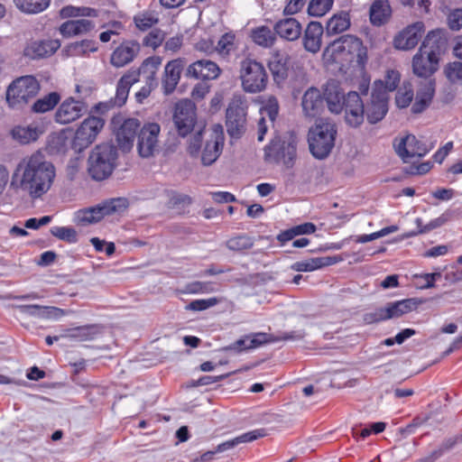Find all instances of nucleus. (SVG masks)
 Segmentation results:
<instances>
[{
    "label": "nucleus",
    "mask_w": 462,
    "mask_h": 462,
    "mask_svg": "<svg viewBox=\"0 0 462 462\" xmlns=\"http://www.w3.org/2000/svg\"><path fill=\"white\" fill-rule=\"evenodd\" d=\"M267 435L266 430L257 429L252 431L244 433L233 439L225 441L216 447L214 450H209L203 453L199 457L193 459V462H208L214 459V456L217 453L225 452L231 448H234L241 443L251 442Z\"/></svg>",
    "instance_id": "obj_15"
},
{
    "label": "nucleus",
    "mask_w": 462,
    "mask_h": 462,
    "mask_svg": "<svg viewBox=\"0 0 462 462\" xmlns=\"http://www.w3.org/2000/svg\"><path fill=\"white\" fill-rule=\"evenodd\" d=\"M445 222H446V218L443 217H440L431 220L428 225L422 226V220L420 218H417L416 224L420 229L417 232L411 233V236L427 233L432 229L441 226Z\"/></svg>",
    "instance_id": "obj_60"
},
{
    "label": "nucleus",
    "mask_w": 462,
    "mask_h": 462,
    "mask_svg": "<svg viewBox=\"0 0 462 462\" xmlns=\"http://www.w3.org/2000/svg\"><path fill=\"white\" fill-rule=\"evenodd\" d=\"M337 45L338 51L346 52L349 54L350 61H356L358 65H364L366 60V48L364 46L360 38L346 34L339 37L334 42Z\"/></svg>",
    "instance_id": "obj_17"
},
{
    "label": "nucleus",
    "mask_w": 462,
    "mask_h": 462,
    "mask_svg": "<svg viewBox=\"0 0 462 462\" xmlns=\"http://www.w3.org/2000/svg\"><path fill=\"white\" fill-rule=\"evenodd\" d=\"M105 120L98 116H90L87 117L79 126L71 143L72 149L81 152L88 148L97 138L102 130Z\"/></svg>",
    "instance_id": "obj_9"
},
{
    "label": "nucleus",
    "mask_w": 462,
    "mask_h": 462,
    "mask_svg": "<svg viewBox=\"0 0 462 462\" xmlns=\"http://www.w3.org/2000/svg\"><path fill=\"white\" fill-rule=\"evenodd\" d=\"M425 32L423 22H416L402 30L393 38V46L397 50L409 51L417 46Z\"/></svg>",
    "instance_id": "obj_16"
},
{
    "label": "nucleus",
    "mask_w": 462,
    "mask_h": 462,
    "mask_svg": "<svg viewBox=\"0 0 462 462\" xmlns=\"http://www.w3.org/2000/svg\"><path fill=\"white\" fill-rule=\"evenodd\" d=\"M420 301L415 298L405 299L394 302H388L384 309L388 319L400 318L417 309Z\"/></svg>",
    "instance_id": "obj_37"
},
{
    "label": "nucleus",
    "mask_w": 462,
    "mask_h": 462,
    "mask_svg": "<svg viewBox=\"0 0 462 462\" xmlns=\"http://www.w3.org/2000/svg\"><path fill=\"white\" fill-rule=\"evenodd\" d=\"M164 40V32L158 28L152 30L143 40V44L156 49Z\"/></svg>",
    "instance_id": "obj_57"
},
{
    "label": "nucleus",
    "mask_w": 462,
    "mask_h": 462,
    "mask_svg": "<svg viewBox=\"0 0 462 462\" xmlns=\"http://www.w3.org/2000/svg\"><path fill=\"white\" fill-rule=\"evenodd\" d=\"M191 204L192 199L189 195L172 192L168 201V208L184 209Z\"/></svg>",
    "instance_id": "obj_55"
},
{
    "label": "nucleus",
    "mask_w": 462,
    "mask_h": 462,
    "mask_svg": "<svg viewBox=\"0 0 462 462\" xmlns=\"http://www.w3.org/2000/svg\"><path fill=\"white\" fill-rule=\"evenodd\" d=\"M324 29L319 22H310L304 32L303 45L306 51L316 53L321 47Z\"/></svg>",
    "instance_id": "obj_32"
},
{
    "label": "nucleus",
    "mask_w": 462,
    "mask_h": 462,
    "mask_svg": "<svg viewBox=\"0 0 462 462\" xmlns=\"http://www.w3.org/2000/svg\"><path fill=\"white\" fill-rule=\"evenodd\" d=\"M97 42L94 40L85 39L80 42H75L67 46V51L69 55L79 56L88 52H94L97 50Z\"/></svg>",
    "instance_id": "obj_46"
},
{
    "label": "nucleus",
    "mask_w": 462,
    "mask_h": 462,
    "mask_svg": "<svg viewBox=\"0 0 462 462\" xmlns=\"http://www.w3.org/2000/svg\"><path fill=\"white\" fill-rule=\"evenodd\" d=\"M397 230H398V226H386V227L381 229L380 231H377V232H374V233H372V234H369V235L359 236L356 238V241L357 243L365 244V243L375 240L377 238L385 236H387V235H389L391 233H393V232L397 231Z\"/></svg>",
    "instance_id": "obj_59"
},
{
    "label": "nucleus",
    "mask_w": 462,
    "mask_h": 462,
    "mask_svg": "<svg viewBox=\"0 0 462 462\" xmlns=\"http://www.w3.org/2000/svg\"><path fill=\"white\" fill-rule=\"evenodd\" d=\"M448 25L452 31L462 28V7L452 10L448 15Z\"/></svg>",
    "instance_id": "obj_62"
},
{
    "label": "nucleus",
    "mask_w": 462,
    "mask_h": 462,
    "mask_svg": "<svg viewBox=\"0 0 462 462\" xmlns=\"http://www.w3.org/2000/svg\"><path fill=\"white\" fill-rule=\"evenodd\" d=\"M128 207V200L125 198H116L104 201L97 206L78 210L75 213V222L86 226L101 221L106 216L122 212Z\"/></svg>",
    "instance_id": "obj_6"
},
{
    "label": "nucleus",
    "mask_w": 462,
    "mask_h": 462,
    "mask_svg": "<svg viewBox=\"0 0 462 462\" xmlns=\"http://www.w3.org/2000/svg\"><path fill=\"white\" fill-rule=\"evenodd\" d=\"M262 113L266 115L273 122L279 113V104L275 97H270L267 104L263 108Z\"/></svg>",
    "instance_id": "obj_63"
},
{
    "label": "nucleus",
    "mask_w": 462,
    "mask_h": 462,
    "mask_svg": "<svg viewBox=\"0 0 462 462\" xmlns=\"http://www.w3.org/2000/svg\"><path fill=\"white\" fill-rule=\"evenodd\" d=\"M447 42L446 31L444 29H436L428 32L420 48H423L427 52H433L435 56L439 57L445 51Z\"/></svg>",
    "instance_id": "obj_29"
},
{
    "label": "nucleus",
    "mask_w": 462,
    "mask_h": 462,
    "mask_svg": "<svg viewBox=\"0 0 462 462\" xmlns=\"http://www.w3.org/2000/svg\"><path fill=\"white\" fill-rule=\"evenodd\" d=\"M250 337L249 344L247 347H251L252 349L259 347L263 344L277 342V337L273 335L259 332L252 334Z\"/></svg>",
    "instance_id": "obj_56"
},
{
    "label": "nucleus",
    "mask_w": 462,
    "mask_h": 462,
    "mask_svg": "<svg viewBox=\"0 0 462 462\" xmlns=\"http://www.w3.org/2000/svg\"><path fill=\"white\" fill-rule=\"evenodd\" d=\"M136 74L125 73L117 82L116 92L114 98H111L114 106L121 107L127 100L129 90L135 83Z\"/></svg>",
    "instance_id": "obj_40"
},
{
    "label": "nucleus",
    "mask_w": 462,
    "mask_h": 462,
    "mask_svg": "<svg viewBox=\"0 0 462 462\" xmlns=\"http://www.w3.org/2000/svg\"><path fill=\"white\" fill-rule=\"evenodd\" d=\"M392 16V7L388 0H374L369 8L370 22L374 26L388 23Z\"/></svg>",
    "instance_id": "obj_35"
},
{
    "label": "nucleus",
    "mask_w": 462,
    "mask_h": 462,
    "mask_svg": "<svg viewBox=\"0 0 462 462\" xmlns=\"http://www.w3.org/2000/svg\"><path fill=\"white\" fill-rule=\"evenodd\" d=\"M220 74L217 64L209 60H199L189 66L186 76L195 79L211 80L217 79Z\"/></svg>",
    "instance_id": "obj_24"
},
{
    "label": "nucleus",
    "mask_w": 462,
    "mask_h": 462,
    "mask_svg": "<svg viewBox=\"0 0 462 462\" xmlns=\"http://www.w3.org/2000/svg\"><path fill=\"white\" fill-rule=\"evenodd\" d=\"M414 98V91L410 82H404L397 90L395 95V104L399 108L408 107Z\"/></svg>",
    "instance_id": "obj_47"
},
{
    "label": "nucleus",
    "mask_w": 462,
    "mask_h": 462,
    "mask_svg": "<svg viewBox=\"0 0 462 462\" xmlns=\"http://www.w3.org/2000/svg\"><path fill=\"white\" fill-rule=\"evenodd\" d=\"M297 135L287 132L273 137L263 151V159L268 163L282 164L286 169L293 167L297 157Z\"/></svg>",
    "instance_id": "obj_3"
},
{
    "label": "nucleus",
    "mask_w": 462,
    "mask_h": 462,
    "mask_svg": "<svg viewBox=\"0 0 462 462\" xmlns=\"http://www.w3.org/2000/svg\"><path fill=\"white\" fill-rule=\"evenodd\" d=\"M161 126L157 123L144 124L137 135V151L142 158H150L158 150Z\"/></svg>",
    "instance_id": "obj_12"
},
{
    "label": "nucleus",
    "mask_w": 462,
    "mask_h": 462,
    "mask_svg": "<svg viewBox=\"0 0 462 462\" xmlns=\"http://www.w3.org/2000/svg\"><path fill=\"white\" fill-rule=\"evenodd\" d=\"M98 334L100 329L97 325H87L68 329L65 337L82 342L93 340Z\"/></svg>",
    "instance_id": "obj_41"
},
{
    "label": "nucleus",
    "mask_w": 462,
    "mask_h": 462,
    "mask_svg": "<svg viewBox=\"0 0 462 462\" xmlns=\"http://www.w3.org/2000/svg\"><path fill=\"white\" fill-rule=\"evenodd\" d=\"M196 119V106L192 101L184 99L176 104L173 123L179 135L185 137L190 134L194 129Z\"/></svg>",
    "instance_id": "obj_11"
},
{
    "label": "nucleus",
    "mask_w": 462,
    "mask_h": 462,
    "mask_svg": "<svg viewBox=\"0 0 462 462\" xmlns=\"http://www.w3.org/2000/svg\"><path fill=\"white\" fill-rule=\"evenodd\" d=\"M444 73H445L447 79L451 83L462 84V62L461 61H454V62L448 63L444 69Z\"/></svg>",
    "instance_id": "obj_52"
},
{
    "label": "nucleus",
    "mask_w": 462,
    "mask_h": 462,
    "mask_svg": "<svg viewBox=\"0 0 462 462\" xmlns=\"http://www.w3.org/2000/svg\"><path fill=\"white\" fill-rule=\"evenodd\" d=\"M268 68L277 84L284 82L290 69V56L285 51H274L268 60Z\"/></svg>",
    "instance_id": "obj_23"
},
{
    "label": "nucleus",
    "mask_w": 462,
    "mask_h": 462,
    "mask_svg": "<svg viewBox=\"0 0 462 462\" xmlns=\"http://www.w3.org/2000/svg\"><path fill=\"white\" fill-rule=\"evenodd\" d=\"M389 96L385 89L383 88V82L379 81V86L375 82L370 101L365 106V116L368 123L374 125L382 121L388 112Z\"/></svg>",
    "instance_id": "obj_10"
},
{
    "label": "nucleus",
    "mask_w": 462,
    "mask_h": 462,
    "mask_svg": "<svg viewBox=\"0 0 462 462\" xmlns=\"http://www.w3.org/2000/svg\"><path fill=\"white\" fill-rule=\"evenodd\" d=\"M436 81L434 79L426 80L421 83L420 88L417 89L416 97L426 100L431 103L435 95Z\"/></svg>",
    "instance_id": "obj_53"
},
{
    "label": "nucleus",
    "mask_w": 462,
    "mask_h": 462,
    "mask_svg": "<svg viewBox=\"0 0 462 462\" xmlns=\"http://www.w3.org/2000/svg\"><path fill=\"white\" fill-rule=\"evenodd\" d=\"M51 234L58 239L69 244L78 242V232L71 226H52L50 229Z\"/></svg>",
    "instance_id": "obj_48"
},
{
    "label": "nucleus",
    "mask_w": 462,
    "mask_h": 462,
    "mask_svg": "<svg viewBox=\"0 0 462 462\" xmlns=\"http://www.w3.org/2000/svg\"><path fill=\"white\" fill-rule=\"evenodd\" d=\"M337 136V125L330 118H319L308 132L309 149L312 156L324 160L331 153Z\"/></svg>",
    "instance_id": "obj_2"
},
{
    "label": "nucleus",
    "mask_w": 462,
    "mask_h": 462,
    "mask_svg": "<svg viewBox=\"0 0 462 462\" xmlns=\"http://www.w3.org/2000/svg\"><path fill=\"white\" fill-rule=\"evenodd\" d=\"M239 79L243 90L251 94L263 91L268 83L264 65L252 58H245L240 61Z\"/></svg>",
    "instance_id": "obj_5"
},
{
    "label": "nucleus",
    "mask_w": 462,
    "mask_h": 462,
    "mask_svg": "<svg viewBox=\"0 0 462 462\" xmlns=\"http://www.w3.org/2000/svg\"><path fill=\"white\" fill-rule=\"evenodd\" d=\"M88 111L86 103L73 97L65 99L55 113V121L61 125L76 121Z\"/></svg>",
    "instance_id": "obj_19"
},
{
    "label": "nucleus",
    "mask_w": 462,
    "mask_h": 462,
    "mask_svg": "<svg viewBox=\"0 0 462 462\" xmlns=\"http://www.w3.org/2000/svg\"><path fill=\"white\" fill-rule=\"evenodd\" d=\"M322 95L330 113L338 115L343 111L344 106L342 103L346 94L343 91L338 81L335 79L328 80L324 86Z\"/></svg>",
    "instance_id": "obj_21"
},
{
    "label": "nucleus",
    "mask_w": 462,
    "mask_h": 462,
    "mask_svg": "<svg viewBox=\"0 0 462 462\" xmlns=\"http://www.w3.org/2000/svg\"><path fill=\"white\" fill-rule=\"evenodd\" d=\"M301 106L306 116L315 117L324 109V98L316 88H310L301 99Z\"/></svg>",
    "instance_id": "obj_26"
},
{
    "label": "nucleus",
    "mask_w": 462,
    "mask_h": 462,
    "mask_svg": "<svg viewBox=\"0 0 462 462\" xmlns=\"http://www.w3.org/2000/svg\"><path fill=\"white\" fill-rule=\"evenodd\" d=\"M40 90V83L33 76H23L14 80L6 90V101L12 107L22 106L33 99Z\"/></svg>",
    "instance_id": "obj_7"
},
{
    "label": "nucleus",
    "mask_w": 462,
    "mask_h": 462,
    "mask_svg": "<svg viewBox=\"0 0 462 462\" xmlns=\"http://www.w3.org/2000/svg\"><path fill=\"white\" fill-rule=\"evenodd\" d=\"M363 319L365 324H374L388 319L384 307L378 308L372 312L364 314Z\"/></svg>",
    "instance_id": "obj_61"
},
{
    "label": "nucleus",
    "mask_w": 462,
    "mask_h": 462,
    "mask_svg": "<svg viewBox=\"0 0 462 462\" xmlns=\"http://www.w3.org/2000/svg\"><path fill=\"white\" fill-rule=\"evenodd\" d=\"M97 10L89 7H76L66 5L60 11L61 18L79 17V16H97Z\"/></svg>",
    "instance_id": "obj_49"
},
{
    "label": "nucleus",
    "mask_w": 462,
    "mask_h": 462,
    "mask_svg": "<svg viewBox=\"0 0 462 462\" xmlns=\"http://www.w3.org/2000/svg\"><path fill=\"white\" fill-rule=\"evenodd\" d=\"M140 49V44L135 41L125 42L113 51L110 62L114 67H124L134 60Z\"/></svg>",
    "instance_id": "obj_25"
},
{
    "label": "nucleus",
    "mask_w": 462,
    "mask_h": 462,
    "mask_svg": "<svg viewBox=\"0 0 462 462\" xmlns=\"http://www.w3.org/2000/svg\"><path fill=\"white\" fill-rule=\"evenodd\" d=\"M117 148L110 143L95 146L88 158V173L97 181L106 180L116 167Z\"/></svg>",
    "instance_id": "obj_4"
},
{
    "label": "nucleus",
    "mask_w": 462,
    "mask_h": 462,
    "mask_svg": "<svg viewBox=\"0 0 462 462\" xmlns=\"http://www.w3.org/2000/svg\"><path fill=\"white\" fill-rule=\"evenodd\" d=\"M60 100V95L58 92H51L34 101L32 111L37 114L49 112L59 104Z\"/></svg>",
    "instance_id": "obj_42"
},
{
    "label": "nucleus",
    "mask_w": 462,
    "mask_h": 462,
    "mask_svg": "<svg viewBox=\"0 0 462 462\" xmlns=\"http://www.w3.org/2000/svg\"><path fill=\"white\" fill-rule=\"evenodd\" d=\"M223 145L224 136L221 130L220 133L216 132L215 136L207 141L201 155L202 163L208 166L215 162L221 154Z\"/></svg>",
    "instance_id": "obj_34"
},
{
    "label": "nucleus",
    "mask_w": 462,
    "mask_h": 462,
    "mask_svg": "<svg viewBox=\"0 0 462 462\" xmlns=\"http://www.w3.org/2000/svg\"><path fill=\"white\" fill-rule=\"evenodd\" d=\"M111 125L118 147L125 152H129L141 129L137 118H125L122 115L113 116Z\"/></svg>",
    "instance_id": "obj_8"
},
{
    "label": "nucleus",
    "mask_w": 462,
    "mask_h": 462,
    "mask_svg": "<svg viewBox=\"0 0 462 462\" xmlns=\"http://www.w3.org/2000/svg\"><path fill=\"white\" fill-rule=\"evenodd\" d=\"M345 122L350 127H359L365 120V104L357 91H349L342 103Z\"/></svg>",
    "instance_id": "obj_13"
},
{
    "label": "nucleus",
    "mask_w": 462,
    "mask_h": 462,
    "mask_svg": "<svg viewBox=\"0 0 462 462\" xmlns=\"http://www.w3.org/2000/svg\"><path fill=\"white\" fill-rule=\"evenodd\" d=\"M253 41L259 46L269 48L273 46L276 41L275 32L267 26L258 27L252 32Z\"/></svg>",
    "instance_id": "obj_43"
},
{
    "label": "nucleus",
    "mask_w": 462,
    "mask_h": 462,
    "mask_svg": "<svg viewBox=\"0 0 462 462\" xmlns=\"http://www.w3.org/2000/svg\"><path fill=\"white\" fill-rule=\"evenodd\" d=\"M334 0H310L308 14L311 16H322L333 6Z\"/></svg>",
    "instance_id": "obj_51"
},
{
    "label": "nucleus",
    "mask_w": 462,
    "mask_h": 462,
    "mask_svg": "<svg viewBox=\"0 0 462 462\" xmlns=\"http://www.w3.org/2000/svg\"><path fill=\"white\" fill-rule=\"evenodd\" d=\"M184 291L191 294L210 293L215 291V288L211 282L196 281L187 283Z\"/></svg>",
    "instance_id": "obj_54"
},
{
    "label": "nucleus",
    "mask_w": 462,
    "mask_h": 462,
    "mask_svg": "<svg viewBox=\"0 0 462 462\" xmlns=\"http://www.w3.org/2000/svg\"><path fill=\"white\" fill-rule=\"evenodd\" d=\"M401 79L400 73L397 70L387 71L385 78V87L383 88L388 91H393L397 88Z\"/></svg>",
    "instance_id": "obj_64"
},
{
    "label": "nucleus",
    "mask_w": 462,
    "mask_h": 462,
    "mask_svg": "<svg viewBox=\"0 0 462 462\" xmlns=\"http://www.w3.org/2000/svg\"><path fill=\"white\" fill-rule=\"evenodd\" d=\"M226 126L231 138H240L246 130V112L242 104L231 102L226 108Z\"/></svg>",
    "instance_id": "obj_14"
},
{
    "label": "nucleus",
    "mask_w": 462,
    "mask_h": 462,
    "mask_svg": "<svg viewBox=\"0 0 462 462\" xmlns=\"http://www.w3.org/2000/svg\"><path fill=\"white\" fill-rule=\"evenodd\" d=\"M18 309L21 313L39 318V319H50V318H58L63 315V310L57 307H50V306H41L37 304H30V305H20Z\"/></svg>",
    "instance_id": "obj_36"
},
{
    "label": "nucleus",
    "mask_w": 462,
    "mask_h": 462,
    "mask_svg": "<svg viewBox=\"0 0 462 462\" xmlns=\"http://www.w3.org/2000/svg\"><path fill=\"white\" fill-rule=\"evenodd\" d=\"M275 35L289 42L298 40L301 35V24L292 17L279 20L273 25Z\"/></svg>",
    "instance_id": "obj_27"
},
{
    "label": "nucleus",
    "mask_w": 462,
    "mask_h": 462,
    "mask_svg": "<svg viewBox=\"0 0 462 462\" xmlns=\"http://www.w3.org/2000/svg\"><path fill=\"white\" fill-rule=\"evenodd\" d=\"M95 28L94 22L88 19L69 20L63 23L59 31L64 38L87 34Z\"/></svg>",
    "instance_id": "obj_30"
},
{
    "label": "nucleus",
    "mask_w": 462,
    "mask_h": 462,
    "mask_svg": "<svg viewBox=\"0 0 462 462\" xmlns=\"http://www.w3.org/2000/svg\"><path fill=\"white\" fill-rule=\"evenodd\" d=\"M51 0H14L15 6L25 14H38L50 5Z\"/></svg>",
    "instance_id": "obj_44"
},
{
    "label": "nucleus",
    "mask_w": 462,
    "mask_h": 462,
    "mask_svg": "<svg viewBox=\"0 0 462 462\" xmlns=\"http://www.w3.org/2000/svg\"><path fill=\"white\" fill-rule=\"evenodd\" d=\"M429 151L427 145L413 134H408L401 138L399 143L395 145L396 153L405 163L410 162L411 158L425 156Z\"/></svg>",
    "instance_id": "obj_18"
},
{
    "label": "nucleus",
    "mask_w": 462,
    "mask_h": 462,
    "mask_svg": "<svg viewBox=\"0 0 462 462\" xmlns=\"http://www.w3.org/2000/svg\"><path fill=\"white\" fill-rule=\"evenodd\" d=\"M183 67L184 63L180 59L171 60L165 66L164 79L162 80L165 95H170L174 91Z\"/></svg>",
    "instance_id": "obj_28"
},
{
    "label": "nucleus",
    "mask_w": 462,
    "mask_h": 462,
    "mask_svg": "<svg viewBox=\"0 0 462 462\" xmlns=\"http://www.w3.org/2000/svg\"><path fill=\"white\" fill-rule=\"evenodd\" d=\"M43 127L38 124L28 125H16L11 130V135L14 140L21 144H28L35 142L43 134Z\"/></svg>",
    "instance_id": "obj_31"
},
{
    "label": "nucleus",
    "mask_w": 462,
    "mask_h": 462,
    "mask_svg": "<svg viewBox=\"0 0 462 462\" xmlns=\"http://www.w3.org/2000/svg\"><path fill=\"white\" fill-rule=\"evenodd\" d=\"M162 64V59L159 56H152L145 59L140 68L136 70H129L127 73L136 74L135 82L139 80V77L143 76L145 82L156 80L155 74Z\"/></svg>",
    "instance_id": "obj_39"
},
{
    "label": "nucleus",
    "mask_w": 462,
    "mask_h": 462,
    "mask_svg": "<svg viewBox=\"0 0 462 462\" xmlns=\"http://www.w3.org/2000/svg\"><path fill=\"white\" fill-rule=\"evenodd\" d=\"M55 167L40 151L23 157L16 165L11 186L26 191L32 199L47 193L55 178Z\"/></svg>",
    "instance_id": "obj_1"
},
{
    "label": "nucleus",
    "mask_w": 462,
    "mask_h": 462,
    "mask_svg": "<svg viewBox=\"0 0 462 462\" xmlns=\"http://www.w3.org/2000/svg\"><path fill=\"white\" fill-rule=\"evenodd\" d=\"M439 57L433 52H427L420 47L419 51L412 59V70L415 75L420 78L430 77L438 70Z\"/></svg>",
    "instance_id": "obj_20"
},
{
    "label": "nucleus",
    "mask_w": 462,
    "mask_h": 462,
    "mask_svg": "<svg viewBox=\"0 0 462 462\" xmlns=\"http://www.w3.org/2000/svg\"><path fill=\"white\" fill-rule=\"evenodd\" d=\"M134 23L138 30L146 32L159 23V17L153 12L144 11L134 16Z\"/></svg>",
    "instance_id": "obj_45"
},
{
    "label": "nucleus",
    "mask_w": 462,
    "mask_h": 462,
    "mask_svg": "<svg viewBox=\"0 0 462 462\" xmlns=\"http://www.w3.org/2000/svg\"><path fill=\"white\" fill-rule=\"evenodd\" d=\"M341 260L342 258L337 255L314 257L305 261L296 262L291 266V268L296 272H312L323 267L333 265Z\"/></svg>",
    "instance_id": "obj_33"
},
{
    "label": "nucleus",
    "mask_w": 462,
    "mask_h": 462,
    "mask_svg": "<svg viewBox=\"0 0 462 462\" xmlns=\"http://www.w3.org/2000/svg\"><path fill=\"white\" fill-rule=\"evenodd\" d=\"M60 47L59 40L32 41L23 49V55L31 60H41L54 54Z\"/></svg>",
    "instance_id": "obj_22"
},
{
    "label": "nucleus",
    "mask_w": 462,
    "mask_h": 462,
    "mask_svg": "<svg viewBox=\"0 0 462 462\" xmlns=\"http://www.w3.org/2000/svg\"><path fill=\"white\" fill-rule=\"evenodd\" d=\"M218 303L217 298L200 299L190 301L187 306L186 310L193 311H201L208 310L211 307L216 306Z\"/></svg>",
    "instance_id": "obj_58"
},
{
    "label": "nucleus",
    "mask_w": 462,
    "mask_h": 462,
    "mask_svg": "<svg viewBox=\"0 0 462 462\" xmlns=\"http://www.w3.org/2000/svg\"><path fill=\"white\" fill-rule=\"evenodd\" d=\"M226 245L231 251L247 250L253 247L254 239L246 235H240L228 239Z\"/></svg>",
    "instance_id": "obj_50"
},
{
    "label": "nucleus",
    "mask_w": 462,
    "mask_h": 462,
    "mask_svg": "<svg viewBox=\"0 0 462 462\" xmlns=\"http://www.w3.org/2000/svg\"><path fill=\"white\" fill-rule=\"evenodd\" d=\"M350 25V14L346 11H339L328 20L326 23V33L328 36L337 35L346 31Z\"/></svg>",
    "instance_id": "obj_38"
}]
</instances>
